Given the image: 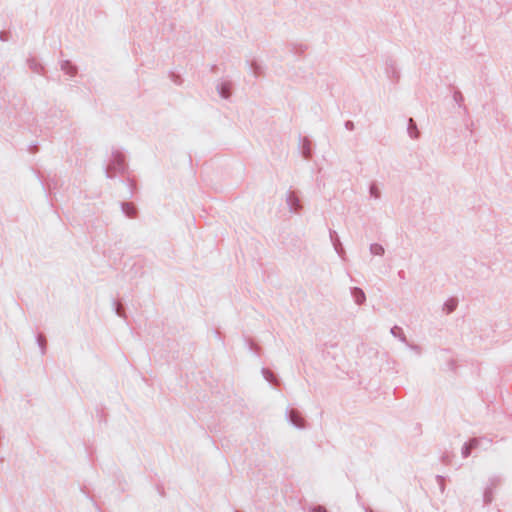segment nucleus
<instances>
[{
	"mask_svg": "<svg viewBox=\"0 0 512 512\" xmlns=\"http://www.w3.org/2000/svg\"><path fill=\"white\" fill-rule=\"evenodd\" d=\"M320 512H326V511H320Z\"/></svg>",
	"mask_w": 512,
	"mask_h": 512,
	"instance_id": "nucleus-1",
	"label": "nucleus"
}]
</instances>
